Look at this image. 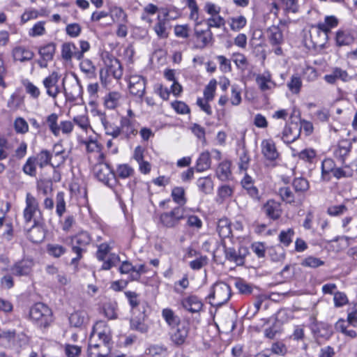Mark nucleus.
Segmentation results:
<instances>
[{"mask_svg":"<svg viewBox=\"0 0 357 357\" xmlns=\"http://www.w3.org/2000/svg\"><path fill=\"white\" fill-rule=\"evenodd\" d=\"M112 344L109 328L105 321H97L89 337V357H126L124 354L114 356L112 351Z\"/></svg>","mask_w":357,"mask_h":357,"instance_id":"nucleus-1","label":"nucleus"},{"mask_svg":"<svg viewBox=\"0 0 357 357\" xmlns=\"http://www.w3.org/2000/svg\"><path fill=\"white\" fill-rule=\"evenodd\" d=\"M26 207L24 212V217L26 220L27 238L33 243H40L45 238V232L36 218L38 211V202L29 193L26 195Z\"/></svg>","mask_w":357,"mask_h":357,"instance_id":"nucleus-2","label":"nucleus"},{"mask_svg":"<svg viewBox=\"0 0 357 357\" xmlns=\"http://www.w3.org/2000/svg\"><path fill=\"white\" fill-rule=\"evenodd\" d=\"M29 318L40 328H47L53 321L52 310L43 303H36L30 308Z\"/></svg>","mask_w":357,"mask_h":357,"instance_id":"nucleus-3","label":"nucleus"},{"mask_svg":"<svg viewBox=\"0 0 357 357\" xmlns=\"http://www.w3.org/2000/svg\"><path fill=\"white\" fill-rule=\"evenodd\" d=\"M72 251L77 257L72 259L71 264H75L82 258V254L86 251V247L91 242V237L87 231H81L70 237Z\"/></svg>","mask_w":357,"mask_h":357,"instance_id":"nucleus-4","label":"nucleus"},{"mask_svg":"<svg viewBox=\"0 0 357 357\" xmlns=\"http://www.w3.org/2000/svg\"><path fill=\"white\" fill-rule=\"evenodd\" d=\"M184 218V209L178 206L170 211L162 213L160 216V221L167 228H174Z\"/></svg>","mask_w":357,"mask_h":357,"instance_id":"nucleus-5","label":"nucleus"},{"mask_svg":"<svg viewBox=\"0 0 357 357\" xmlns=\"http://www.w3.org/2000/svg\"><path fill=\"white\" fill-rule=\"evenodd\" d=\"M231 296V289L229 286L225 282H218L214 284L212 293L208 296L212 298L213 305H222L227 302Z\"/></svg>","mask_w":357,"mask_h":357,"instance_id":"nucleus-6","label":"nucleus"},{"mask_svg":"<svg viewBox=\"0 0 357 357\" xmlns=\"http://www.w3.org/2000/svg\"><path fill=\"white\" fill-rule=\"evenodd\" d=\"M225 258L237 266H243L245 263V258L249 254L248 248L240 246L236 250L234 248L228 247L224 245Z\"/></svg>","mask_w":357,"mask_h":357,"instance_id":"nucleus-7","label":"nucleus"},{"mask_svg":"<svg viewBox=\"0 0 357 357\" xmlns=\"http://www.w3.org/2000/svg\"><path fill=\"white\" fill-rule=\"evenodd\" d=\"M105 155L103 153H99L98 162L93 167V173L95 176L101 182L107 183L109 181V176L112 171L109 165L104 162Z\"/></svg>","mask_w":357,"mask_h":357,"instance_id":"nucleus-8","label":"nucleus"},{"mask_svg":"<svg viewBox=\"0 0 357 357\" xmlns=\"http://www.w3.org/2000/svg\"><path fill=\"white\" fill-rule=\"evenodd\" d=\"M146 89V79L141 75H132L129 78V90L131 94L142 98Z\"/></svg>","mask_w":357,"mask_h":357,"instance_id":"nucleus-9","label":"nucleus"},{"mask_svg":"<svg viewBox=\"0 0 357 357\" xmlns=\"http://www.w3.org/2000/svg\"><path fill=\"white\" fill-rule=\"evenodd\" d=\"M311 42L314 47H322L328 38V33L318 24L312 26L309 31Z\"/></svg>","mask_w":357,"mask_h":357,"instance_id":"nucleus-10","label":"nucleus"},{"mask_svg":"<svg viewBox=\"0 0 357 357\" xmlns=\"http://www.w3.org/2000/svg\"><path fill=\"white\" fill-rule=\"evenodd\" d=\"M189 328L185 324H178L176 328H172L169 335L170 340L175 346L183 344L188 335Z\"/></svg>","mask_w":357,"mask_h":357,"instance_id":"nucleus-11","label":"nucleus"},{"mask_svg":"<svg viewBox=\"0 0 357 357\" xmlns=\"http://www.w3.org/2000/svg\"><path fill=\"white\" fill-rule=\"evenodd\" d=\"M261 149V153L266 160L274 161L279 158L280 153L276 149L275 142L272 139L262 140Z\"/></svg>","mask_w":357,"mask_h":357,"instance_id":"nucleus-12","label":"nucleus"},{"mask_svg":"<svg viewBox=\"0 0 357 357\" xmlns=\"http://www.w3.org/2000/svg\"><path fill=\"white\" fill-rule=\"evenodd\" d=\"M59 82V75L56 73L53 72L43 80V85L46 89L47 93L49 96L56 98L59 93L57 83Z\"/></svg>","mask_w":357,"mask_h":357,"instance_id":"nucleus-13","label":"nucleus"},{"mask_svg":"<svg viewBox=\"0 0 357 357\" xmlns=\"http://www.w3.org/2000/svg\"><path fill=\"white\" fill-rule=\"evenodd\" d=\"M51 154L52 155L51 166L54 168L64 164L67 158L66 150L61 142H58L54 145L52 153Z\"/></svg>","mask_w":357,"mask_h":357,"instance_id":"nucleus-14","label":"nucleus"},{"mask_svg":"<svg viewBox=\"0 0 357 357\" xmlns=\"http://www.w3.org/2000/svg\"><path fill=\"white\" fill-rule=\"evenodd\" d=\"M255 80L259 89L263 92L271 91L276 86V84L272 79V76L269 72L258 74Z\"/></svg>","mask_w":357,"mask_h":357,"instance_id":"nucleus-15","label":"nucleus"},{"mask_svg":"<svg viewBox=\"0 0 357 357\" xmlns=\"http://www.w3.org/2000/svg\"><path fill=\"white\" fill-rule=\"evenodd\" d=\"M266 35L272 46H280L284 42L283 33L278 25H273L268 28Z\"/></svg>","mask_w":357,"mask_h":357,"instance_id":"nucleus-16","label":"nucleus"},{"mask_svg":"<svg viewBox=\"0 0 357 357\" xmlns=\"http://www.w3.org/2000/svg\"><path fill=\"white\" fill-rule=\"evenodd\" d=\"M61 56L62 58L67 61H71L73 58L77 60H81L82 59L81 53H78L77 47L73 43H65L63 44Z\"/></svg>","mask_w":357,"mask_h":357,"instance_id":"nucleus-17","label":"nucleus"},{"mask_svg":"<svg viewBox=\"0 0 357 357\" xmlns=\"http://www.w3.org/2000/svg\"><path fill=\"white\" fill-rule=\"evenodd\" d=\"M97 118L98 120L100 121V122L104 127V130L107 135H111L114 138H116L118 136H119V135L121 134V128L119 126L109 123L107 120V117L105 114L98 112Z\"/></svg>","mask_w":357,"mask_h":357,"instance_id":"nucleus-18","label":"nucleus"},{"mask_svg":"<svg viewBox=\"0 0 357 357\" xmlns=\"http://www.w3.org/2000/svg\"><path fill=\"white\" fill-rule=\"evenodd\" d=\"M181 304L186 310L191 313L199 312L203 307L202 301L196 296H189L184 298Z\"/></svg>","mask_w":357,"mask_h":357,"instance_id":"nucleus-19","label":"nucleus"},{"mask_svg":"<svg viewBox=\"0 0 357 357\" xmlns=\"http://www.w3.org/2000/svg\"><path fill=\"white\" fill-rule=\"evenodd\" d=\"M108 63H106V74L112 75L114 78L119 79L123 75V69L121 63L116 58H108Z\"/></svg>","mask_w":357,"mask_h":357,"instance_id":"nucleus-20","label":"nucleus"},{"mask_svg":"<svg viewBox=\"0 0 357 357\" xmlns=\"http://www.w3.org/2000/svg\"><path fill=\"white\" fill-rule=\"evenodd\" d=\"M89 321L87 312L84 310H77L69 317V322L72 326L78 328L84 326Z\"/></svg>","mask_w":357,"mask_h":357,"instance_id":"nucleus-21","label":"nucleus"},{"mask_svg":"<svg viewBox=\"0 0 357 357\" xmlns=\"http://www.w3.org/2000/svg\"><path fill=\"white\" fill-rule=\"evenodd\" d=\"M278 195L282 201L288 204L300 203L301 202L299 195H294L291 188L288 186L279 188Z\"/></svg>","mask_w":357,"mask_h":357,"instance_id":"nucleus-22","label":"nucleus"},{"mask_svg":"<svg viewBox=\"0 0 357 357\" xmlns=\"http://www.w3.org/2000/svg\"><path fill=\"white\" fill-rule=\"evenodd\" d=\"M217 232L222 238H229L231 235V223L226 218H222L218 221Z\"/></svg>","mask_w":357,"mask_h":357,"instance_id":"nucleus-23","label":"nucleus"},{"mask_svg":"<svg viewBox=\"0 0 357 357\" xmlns=\"http://www.w3.org/2000/svg\"><path fill=\"white\" fill-rule=\"evenodd\" d=\"M168 22L164 17H162L160 15L157 17V22L153 26V30L159 38L164 39L168 37L169 33L167 27Z\"/></svg>","mask_w":357,"mask_h":357,"instance_id":"nucleus-24","label":"nucleus"},{"mask_svg":"<svg viewBox=\"0 0 357 357\" xmlns=\"http://www.w3.org/2000/svg\"><path fill=\"white\" fill-rule=\"evenodd\" d=\"M264 209L266 214L273 220L279 218L281 215L280 204L274 200L268 201L264 205Z\"/></svg>","mask_w":357,"mask_h":357,"instance_id":"nucleus-25","label":"nucleus"},{"mask_svg":"<svg viewBox=\"0 0 357 357\" xmlns=\"http://www.w3.org/2000/svg\"><path fill=\"white\" fill-rule=\"evenodd\" d=\"M145 317L144 307H143V311L142 313H139L138 316L132 317L130 320L131 328L141 333L146 332L148 326L144 323Z\"/></svg>","mask_w":357,"mask_h":357,"instance_id":"nucleus-26","label":"nucleus"},{"mask_svg":"<svg viewBox=\"0 0 357 357\" xmlns=\"http://www.w3.org/2000/svg\"><path fill=\"white\" fill-rule=\"evenodd\" d=\"M109 15L114 22L126 23L128 22V15L124 10L121 7H111L109 8Z\"/></svg>","mask_w":357,"mask_h":357,"instance_id":"nucleus-27","label":"nucleus"},{"mask_svg":"<svg viewBox=\"0 0 357 357\" xmlns=\"http://www.w3.org/2000/svg\"><path fill=\"white\" fill-rule=\"evenodd\" d=\"M211 165V155L208 151L202 153L196 164V169L199 172L208 169Z\"/></svg>","mask_w":357,"mask_h":357,"instance_id":"nucleus-28","label":"nucleus"},{"mask_svg":"<svg viewBox=\"0 0 357 357\" xmlns=\"http://www.w3.org/2000/svg\"><path fill=\"white\" fill-rule=\"evenodd\" d=\"M230 167L231 162L229 161L225 160L220 163L216 169V175L218 178L221 181H227L229 179L231 175Z\"/></svg>","mask_w":357,"mask_h":357,"instance_id":"nucleus-29","label":"nucleus"},{"mask_svg":"<svg viewBox=\"0 0 357 357\" xmlns=\"http://www.w3.org/2000/svg\"><path fill=\"white\" fill-rule=\"evenodd\" d=\"M313 332L317 337L328 339L333 334L330 325L324 323L318 324L313 328Z\"/></svg>","mask_w":357,"mask_h":357,"instance_id":"nucleus-30","label":"nucleus"},{"mask_svg":"<svg viewBox=\"0 0 357 357\" xmlns=\"http://www.w3.org/2000/svg\"><path fill=\"white\" fill-rule=\"evenodd\" d=\"M197 39L201 43L199 47L204 48L208 45L213 39V33L209 29L206 30H196L195 32Z\"/></svg>","mask_w":357,"mask_h":357,"instance_id":"nucleus-31","label":"nucleus"},{"mask_svg":"<svg viewBox=\"0 0 357 357\" xmlns=\"http://www.w3.org/2000/svg\"><path fill=\"white\" fill-rule=\"evenodd\" d=\"M197 185L199 190L204 194H211L213 190V183L209 176L198 178Z\"/></svg>","mask_w":357,"mask_h":357,"instance_id":"nucleus-32","label":"nucleus"},{"mask_svg":"<svg viewBox=\"0 0 357 357\" xmlns=\"http://www.w3.org/2000/svg\"><path fill=\"white\" fill-rule=\"evenodd\" d=\"M46 250L50 256L54 258H59L66 252L67 248L57 243H48Z\"/></svg>","mask_w":357,"mask_h":357,"instance_id":"nucleus-33","label":"nucleus"},{"mask_svg":"<svg viewBox=\"0 0 357 357\" xmlns=\"http://www.w3.org/2000/svg\"><path fill=\"white\" fill-rule=\"evenodd\" d=\"M335 167V162L331 158L324 160L321 163V176L324 180L331 179V174Z\"/></svg>","mask_w":357,"mask_h":357,"instance_id":"nucleus-34","label":"nucleus"},{"mask_svg":"<svg viewBox=\"0 0 357 357\" xmlns=\"http://www.w3.org/2000/svg\"><path fill=\"white\" fill-rule=\"evenodd\" d=\"M37 165L43 168L48 165H51L52 155L47 150H42L38 153L36 157H34Z\"/></svg>","mask_w":357,"mask_h":357,"instance_id":"nucleus-35","label":"nucleus"},{"mask_svg":"<svg viewBox=\"0 0 357 357\" xmlns=\"http://www.w3.org/2000/svg\"><path fill=\"white\" fill-rule=\"evenodd\" d=\"M354 40V36L348 31H338L336 33V43L339 46L349 45Z\"/></svg>","mask_w":357,"mask_h":357,"instance_id":"nucleus-36","label":"nucleus"},{"mask_svg":"<svg viewBox=\"0 0 357 357\" xmlns=\"http://www.w3.org/2000/svg\"><path fill=\"white\" fill-rule=\"evenodd\" d=\"M72 90L70 91H68L66 89H64V93L66 98L70 100H76L79 96H80L82 91V87L79 84V81L77 79L71 84Z\"/></svg>","mask_w":357,"mask_h":357,"instance_id":"nucleus-37","label":"nucleus"},{"mask_svg":"<svg viewBox=\"0 0 357 357\" xmlns=\"http://www.w3.org/2000/svg\"><path fill=\"white\" fill-rule=\"evenodd\" d=\"M134 174V169L128 164H121L118 165L116 171V176L123 179L131 177Z\"/></svg>","mask_w":357,"mask_h":357,"instance_id":"nucleus-38","label":"nucleus"},{"mask_svg":"<svg viewBox=\"0 0 357 357\" xmlns=\"http://www.w3.org/2000/svg\"><path fill=\"white\" fill-rule=\"evenodd\" d=\"M121 95L119 92H110L105 99V105L109 109H114L119 105Z\"/></svg>","mask_w":357,"mask_h":357,"instance_id":"nucleus-39","label":"nucleus"},{"mask_svg":"<svg viewBox=\"0 0 357 357\" xmlns=\"http://www.w3.org/2000/svg\"><path fill=\"white\" fill-rule=\"evenodd\" d=\"M174 202L179 205H184L187 200L185 197V189L183 187H174L171 193Z\"/></svg>","mask_w":357,"mask_h":357,"instance_id":"nucleus-40","label":"nucleus"},{"mask_svg":"<svg viewBox=\"0 0 357 357\" xmlns=\"http://www.w3.org/2000/svg\"><path fill=\"white\" fill-rule=\"evenodd\" d=\"M58 119L59 116L55 113H52L47 117L48 128L55 137H59V123H58Z\"/></svg>","mask_w":357,"mask_h":357,"instance_id":"nucleus-41","label":"nucleus"},{"mask_svg":"<svg viewBox=\"0 0 357 357\" xmlns=\"http://www.w3.org/2000/svg\"><path fill=\"white\" fill-rule=\"evenodd\" d=\"M186 5L190 10L189 18L195 22L196 25L201 24L199 22V7L195 0H186Z\"/></svg>","mask_w":357,"mask_h":357,"instance_id":"nucleus-42","label":"nucleus"},{"mask_svg":"<svg viewBox=\"0 0 357 357\" xmlns=\"http://www.w3.org/2000/svg\"><path fill=\"white\" fill-rule=\"evenodd\" d=\"M162 315L169 326L179 324L180 319L174 314L172 310L169 308L163 309L162 311Z\"/></svg>","mask_w":357,"mask_h":357,"instance_id":"nucleus-43","label":"nucleus"},{"mask_svg":"<svg viewBox=\"0 0 357 357\" xmlns=\"http://www.w3.org/2000/svg\"><path fill=\"white\" fill-rule=\"evenodd\" d=\"M73 123L79 127L85 132L91 129L89 118L86 115H78L73 118Z\"/></svg>","mask_w":357,"mask_h":357,"instance_id":"nucleus-44","label":"nucleus"},{"mask_svg":"<svg viewBox=\"0 0 357 357\" xmlns=\"http://www.w3.org/2000/svg\"><path fill=\"white\" fill-rule=\"evenodd\" d=\"M350 151V146L347 142H343L338 144L337 147L334 151V155L336 158L344 161L345 157Z\"/></svg>","mask_w":357,"mask_h":357,"instance_id":"nucleus-45","label":"nucleus"},{"mask_svg":"<svg viewBox=\"0 0 357 357\" xmlns=\"http://www.w3.org/2000/svg\"><path fill=\"white\" fill-rule=\"evenodd\" d=\"M121 130H122V131L125 132L127 136L130 135H135L137 133V130L134 128L132 121L126 117L121 119Z\"/></svg>","mask_w":357,"mask_h":357,"instance_id":"nucleus-46","label":"nucleus"},{"mask_svg":"<svg viewBox=\"0 0 357 357\" xmlns=\"http://www.w3.org/2000/svg\"><path fill=\"white\" fill-rule=\"evenodd\" d=\"M66 211V202L64 193L59 192L56 196V212L59 217H61Z\"/></svg>","mask_w":357,"mask_h":357,"instance_id":"nucleus-47","label":"nucleus"},{"mask_svg":"<svg viewBox=\"0 0 357 357\" xmlns=\"http://www.w3.org/2000/svg\"><path fill=\"white\" fill-rule=\"evenodd\" d=\"M247 23L246 18L240 15L230 19V28L231 30L238 31L242 29Z\"/></svg>","mask_w":357,"mask_h":357,"instance_id":"nucleus-48","label":"nucleus"},{"mask_svg":"<svg viewBox=\"0 0 357 357\" xmlns=\"http://www.w3.org/2000/svg\"><path fill=\"white\" fill-rule=\"evenodd\" d=\"M324 264V261L312 256L307 257L302 260L301 265L304 267L315 268Z\"/></svg>","mask_w":357,"mask_h":357,"instance_id":"nucleus-49","label":"nucleus"},{"mask_svg":"<svg viewBox=\"0 0 357 357\" xmlns=\"http://www.w3.org/2000/svg\"><path fill=\"white\" fill-rule=\"evenodd\" d=\"M82 352V347L78 345L66 344L64 345V353L66 357H79Z\"/></svg>","mask_w":357,"mask_h":357,"instance_id":"nucleus-50","label":"nucleus"},{"mask_svg":"<svg viewBox=\"0 0 357 357\" xmlns=\"http://www.w3.org/2000/svg\"><path fill=\"white\" fill-rule=\"evenodd\" d=\"M206 24L208 26V29L210 30L213 27L220 28L225 24V20L220 15H216L214 16H211L209 18H208L206 20Z\"/></svg>","mask_w":357,"mask_h":357,"instance_id":"nucleus-51","label":"nucleus"},{"mask_svg":"<svg viewBox=\"0 0 357 357\" xmlns=\"http://www.w3.org/2000/svg\"><path fill=\"white\" fill-rule=\"evenodd\" d=\"M289 89L294 93H298L302 86V81L300 77L292 75L290 81L287 83Z\"/></svg>","mask_w":357,"mask_h":357,"instance_id":"nucleus-52","label":"nucleus"},{"mask_svg":"<svg viewBox=\"0 0 357 357\" xmlns=\"http://www.w3.org/2000/svg\"><path fill=\"white\" fill-rule=\"evenodd\" d=\"M217 82L215 79H211L204 91V96L205 100L211 101L214 96L216 89Z\"/></svg>","mask_w":357,"mask_h":357,"instance_id":"nucleus-53","label":"nucleus"},{"mask_svg":"<svg viewBox=\"0 0 357 357\" xmlns=\"http://www.w3.org/2000/svg\"><path fill=\"white\" fill-rule=\"evenodd\" d=\"M294 235V231L293 229H288L287 230H282L279 234L280 242L284 245L288 246L292 241V238Z\"/></svg>","mask_w":357,"mask_h":357,"instance_id":"nucleus-54","label":"nucleus"},{"mask_svg":"<svg viewBox=\"0 0 357 357\" xmlns=\"http://www.w3.org/2000/svg\"><path fill=\"white\" fill-rule=\"evenodd\" d=\"M325 31L328 33L332 28L338 24V20L333 15L326 16L324 22L319 23Z\"/></svg>","mask_w":357,"mask_h":357,"instance_id":"nucleus-55","label":"nucleus"},{"mask_svg":"<svg viewBox=\"0 0 357 357\" xmlns=\"http://www.w3.org/2000/svg\"><path fill=\"white\" fill-rule=\"evenodd\" d=\"M162 10L163 11V17L167 18V21L176 20L181 16L179 10L174 6L162 8Z\"/></svg>","mask_w":357,"mask_h":357,"instance_id":"nucleus-56","label":"nucleus"},{"mask_svg":"<svg viewBox=\"0 0 357 357\" xmlns=\"http://www.w3.org/2000/svg\"><path fill=\"white\" fill-rule=\"evenodd\" d=\"M293 186L297 193L306 191L309 188L308 182L303 178H296L293 181Z\"/></svg>","mask_w":357,"mask_h":357,"instance_id":"nucleus-57","label":"nucleus"},{"mask_svg":"<svg viewBox=\"0 0 357 357\" xmlns=\"http://www.w3.org/2000/svg\"><path fill=\"white\" fill-rule=\"evenodd\" d=\"M298 137V132L293 133L292 128L286 126L283 130L282 139L284 142L289 144L294 142Z\"/></svg>","mask_w":357,"mask_h":357,"instance_id":"nucleus-58","label":"nucleus"},{"mask_svg":"<svg viewBox=\"0 0 357 357\" xmlns=\"http://www.w3.org/2000/svg\"><path fill=\"white\" fill-rule=\"evenodd\" d=\"M22 98L19 93L13 94L8 101V107L11 111H16L21 105Z\"/></svg>","mask_w":357,"mask_h":357,"instance_id":"nucleus-59","label":"nucleus"},{"mask_svg":"<svg viewBox=\"0 0 357 357\" xmlns=\"http://www.w3.org/2000/svg\"><path fill=\"white\" fill-rule=\"evenodd\" d=\"M174 31L176 37L185 39L189 37L190 27L188 24L176 25Z\"/></svg>","mask_w":357,"mask_h":357,"instance_id":"nucleus-60","label":"nucleus"},{"mask_svg":"<svg viewBox=\"0 0 357 357\" xmlns=\"http://www.w3.org/2000/svg\"><path fill=\"white\" fill-rule=\"evenodd\" d=\"M24 87L26 93H28L33 99L36 100L40 95V89L30 82L24 83Z\"/></svg>","mask_w":357,"mask_h":357,"instance_id":"nucleus-61","label":"nucleus"},{"mask_svg":"<svg viewBox=\"0 0 357 357\" xmlns=\"http://www.w3.org/2000/svg\"><path fill=\"white\" fill-rule=\"evenodd\" d=\"M55 52V46L53 44H48L42 47L39 52L45 60H50L52 59Z\"/></svg>","mask_w":357,"mask_h":357,"instance_id":"nucleus-62","label":"nucleus"},{"mask_svg":"<svg viewBox=\"0 0 357 357\" xmlns=\"http://www.w3.org/2000/svg\"><path fill=\"white\" fill-rule=\"evenodd\" d=\"M36 164L34 157L29 158L24 165V172L30 176H35L36 174Z\"/></svg>","mask_w":357,"mask_h":357,"instance_id":"nucleus-63","label":"nucleus"},{"mask_svg":"<svg viewBox=\"0 0 357 357\" xmlns=\"http://www.w3.org/2000/svg\"><path fill=\"white\" fill-rule=\"evenodd\" d=\"M111 250V247L106 243H101L98 247L96 257L99 261H104L107 254Z\"/></svg>","mask_w":357,"mask_h":357,"instance_id":"nucleus-64","label":"nucleus"}]
</instances>
